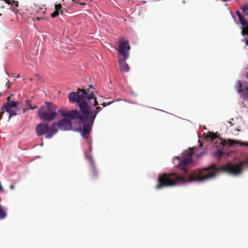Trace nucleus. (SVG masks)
Wrapping results in <instances>:
<instances>
[{
  "label": "nucleus",
  "mask_w": 248,
  "mask_h": 248,
  "mask_svg": "<svg viewBox=\"0 0 248 248\" xmlns=\"http://www.w3.org/2000/svg\"><path fill=\"white\" fill-rule=\"evenodd\" d=\"M235 88L240 93L243 100L247 102L245 104L244 102H243L242 107H247L248 105V82L238 80L235 85Z\"/></svg>",
  "instance_id": "423d86ee"
},
{
  "label": "nucleus",
  "mask_w": 248,
  "mask_h": 248,
  "mask_svg": "<svg viewBox=\"0 0 248 248\" xmlns=\"http://www.w3.org/2000/svg\"><path fill=\"white\" fill-rule=\"evenodd\" d=\"M26 104L29 108V109H34L37 108L36 106H34L33 107L31 106V102L29 100H26Z\"/></svg>",
  "instance_id": "dca6fc26"
},
{
  "label": "nucleus",
  "mask_w": 248,
  "mask_h": 248,
  "mask_svg": "<svg viewBox=\"0 0 248 248\" xmlns=\"http://www.w3.org/2000/svg\"><path fill=\"white\" fill-rule=\"evenodd\" d=\"M29 110V108H23V109L22 111H23V112L24 113H26V112H27V110Z\"/></svg>",
  "instance_id": "393cba45"
},
{
  "label": "nucleus",
  "mask_w": 248,
  "mask_h": 248,
  "mask_svg": "<svg viewBox=\"0 0 248 248\" xmlns=\"http://www.w3.org/2000/svg\"><path fill=\"white\" fill-rule=\"evenodd\" d=\"M56 128L59 127L61 130L68 131L72 129L71 121L65 118L61 119L57 123H56Z\"/></svg>",
  "instance_id": "1a4fd4ad"
},
{
  "label": "nucleus",
  "mask_w": 248,
  "mask_h": 248,
  "mask_svg": "<svg viewBox=\"0 0 248 248\" xmlns=\"http://www.w3.org/2000/svg\"><path fill=\"white\" fill-rule=\"evenodd\" d=\"M11 84V83L9 82V81H8L6 83V86H7L8 88H10Z\"/></svg>",
  "instance_id": "b1692460"
},
{
  "label": "nucleus",
  "mask_w": 248,
  "mask_h": 248,
  "mask_svg": "<svg viewBox=\"0 0 248 248\" xmlns=\"http://www.w3.org/2000/svg\"><path fill=\"white\" fill-rule=\"evenodd\" d=\"M233 140H222L220 138L217 139L215 142V146L217 148V151L213 154L214 156L220 158L223 156H229L230 153L227 151L228 148L235 143Z\"/></svg>",
  "instance_id": "7ed1b4c3"
},
{
  "label": "nucleus",
  "mask_w": 248,
  "mask_h": 248,
  "mask_svg": "<svg viewBox=\"0 0 248 248\" xmlns=\"http://www.w3.org/2000/svg\"><path fill=\"white\" fill-rule=\"evenodd\" d=\"M36 134L41 136L45 135L46 139L52 138L58 132L56 123H53L49 126L48 124L42 122L39 124L35 128Z\"/></svg>",
  "instance_id": "20e7f679"
},
{
  "label": "nucleus",
  "mask_w": 248,
  "mask_h": 248,
  "mask_svg": "<svg viewBox=\"0 0 248 248\" xmlns=\"http://www.w3.org/2000/svg\"><path fill=\"white\" fill-rule=\"evenodd\" d=\"M75 3H79L81 5L84 4L85 3L83 2V0H72ZM85 1V0H83Z\"/></svg>",
  "instance_id": "412c9836"
},
{
  "label": "nucleus",
  "mask_w": 248,
  "mask_h": 248,
  "mask_svg": "<svg viewBox=\"0 0 248 248\" xmlns=\"http://www.w3.org/2000/svg\"><path fill=\"white\" fill-rule=\"evenodd\" d=\"M236 14L238 16L240 23L243 26L241 34L243 35H248V22L247 21L244 17L241 14L239 11L236 12Z\"/></svg>",
  "instance_id": "9b49d317"
},
{
  "label": "nucleus",
  "mask_w": 248,
  "mask_h": 248,
  "mask_svg": "<svg viewBox=\"0 0 248 248\" xmlns=\"http://www.w3.org/2000/svg\"><path fill=\"white\" fill-rule=\"evenodd\" d=\"M19 77H20V75H18L17 76V78H19Z\"/></svg>",
  "instance_id": "72a5a7b5"
},
{
  "label": "nucleus",
  "mask_w": 248,
  "mask_h": 248,
  "mask_svg": "<svg viewBox=\"0 0 248 248\" xmlns=\"http://www.w3.org/2000/svg\"><path fill=\"white\" fill-rule=\"evenodd\" d=\"M58 111L62 117L74 120L79 119L81 123H85V117L77 110L66 112L65 109L62 108L59 109Z\"/></svg>",
  "instance_id": "6e6552de"
},
{
  "label": "nucleus",
  "mask_w": 248,
  "mask_h": 248,
  "mask_svg": "<svg viewBox=\"0 0 248 248\" xmlns=\"http://www.w3.org/2000/svg\"><path fill=\"white\" fill-rule=\"evenodd\" d=\"M9 113V118L10 119L12 116H15L17 114L16 112L14 110L10 109V111H7Z\"/></svg>",
  "instance_id": "aec40b11"
},
{
  "label": "nucleus",
  "mask_w": 248,
  "mask_h": 248,
  "mask_svg": "<svg viewBox=\"0 0 248 248\" xmlns=\"http://www.w3.org/2000/svg\"><path fill=\"white\" fill-rule=\"evenodd\" d=\"M13 96V94H11L10 95V96H11V97H12Z\"/></svg>",
  "instance_id": "473e14b6"
},
{
  "label": "nucleus",
  "mask_w": 248,
  "mask_h": 248,
  "mask_svg": "<svg viewBox=\"0 0 248 248\" xmlns=\"http://www.w3.org/2000/svg\"><path fill=\"white\" fill-rule=\"evenodd\" d=\"M37 19L38 20H40L42 19V18L41 17H37Z\"/></svg>",
  "instance_id": "7c9ffc66"
},
{
  "label": "nucleus",
  "mask_w": 248,
  "mask_h": 248,
  "mask_svg": "<svg viewBox=\"0 0 248 248\" xmlns=\"http://www.w3.org/2000/svg\"><path fill=\"white\" fill-rule=\"evenodd\" d=\"M119 47L117 49L119 54L123 56L125 60H127L129 55L130 46L127 40L122 38L118 41Z\"/></svg>",
  "instance_id": "0eeeda50"
},
{
  "label": "nucleus",
  "mask_w": 248,
  "mask_h": 248,
  "mask_svg": "<svg viewBox=\"0 0 248 248\" xmlns=\"http://www.w3.org/2000/svg\"><path fill=\"white\" fill-rule=\"evenodd\" d=\"M228 123L230 124V126H232L233 125V124L231 122H228Z\"/></svg>",
  "instance_id": "c85d7f7f"
},
{
  "label": "nucleus",
  "mask_w": 248,
  "mask_h": 248,
  "mask_svg": "<svg viewBox=\"0 0 248 248\" xmlns=\"http://www.w3.org/2000/svg\"><path fill=\"white\" fill-rule=\"evenodd\" d=\"M87 121V123L83 124V127L80 129L81 130V135L83 138H88V136L90 134L91 130V126L93 123L90 121V119L85 118V121Z\"/></svg>",
  "instance_id": "9d476101"
},
{
  "label": "nucleus",
  "mask_w": 248,
  "mask_h": 248,
  "mask_svg": "<svg viewBox=\"0 0 248 248\" xmlns=\"http://www.w3.org/2000/svg\"><path fill=\"white\" fill-rule=\"evenodd\" d=\"M237 131L239 132L240 131V130L238 128L235 129Z\"/></svg>",
  "instance_id": "2f4dec72"
},
{
  "label": "nucleus",
  "mask_w": 248,
  "mask_h": 248,
  "mask_svg": "<svg viewBox=\"0 0 248 248\" xmlns=\"http://www.w3.org/2000/svg\"><path fill=\"white\" fill-rule=\"evenodd\" d=\"M68 98L70 102L77 103L83 114V117L85 118H89L90 121L93 123L97 113L102 108L100 107H96L95 110L91 109V106L89 104L93 106L98 105L96 98L94 97L93 93L88 94L85 90L79 89L77 93L70 92Z\"/></svg>",
  "instance_id": "f257e3e1"
},
{
  "label": "nucleus",
  "mask_w": 248,
  "mask_h": 248,
  "mask_svg": "<svg viewBox=\"0 0 248 248\" xmlns=\"http://www.w3.org/2000/svg\"><path fill=\"white\" fill-rule=\"evenodd\" d=\"M11 98V96H9V97L7 98V102L11 101H10Z\"/></svg>",
  "instance_id": "bb28decb"
},
{
  "label": "nucleus",
  "mask_w": 248,
  "mask_h": 248,
  "mask_svg": "<svg viewBox=\"0 0 248 248\" xmlns=\"http://www.w3.org/2000/svg\"><path fill=\"white\" fill-rule=\"evenodd\" d=\"M241 10L244 15L248 16V5L246 4L242 5L241 6Z\"/></svg>",
  "instance_id": "2eb2a0df"
},
{
  "label": "nucleus",
  "mask_w": 248,
  "mask_h": 248,
  "mask_svg": "<svg viewBox=\"0 0 248 248\" xmlns=\"http://www.w3.org/2000/svg\"><path fill=\"white\" fill-rule=\"evenodd\" d=\"M55 8V10L60 12V14H61V15L63 14V11L62 10V5L61 4H56Z\"/></svg>",
  "instance_id": "f3484780"
},
{
  "label": "nucleus",
  "mask_w": 248,
  "mask_h": 248,
  "mask_svg": "<svg viewBox=\"0 0 248 248\" xmlns=\"http://www.w3.org/2000/svg\"><path fill=\"white\" fill-rule=\"evenodd\" d=\"M86 157L87 159L91 163V165L92 166V175L93 177H95L96 176V171L95 169L94 162L93 160L92 156L90 155H86Z\"/></svg>",
  "instance_id": "4468645a"
},
{
  "label": "nucleus",
  "mask_w": 248,
  "mask_h": 248,
  "mask_svg": "<svg viewBox=\"0 0 248 248\" xmlns=\"http://www.w3.org/2000/svg\"><path fill=\"white\" fill-rule=\"evenodd\" d=\"M45 106H41L38 110V116L43 121L51 122L57 116L56 105L48 102L45 103Z\"/></svg>",
  "instance_id": "f03ea898"
},
{
  "label": "nucleus",
  "mask_w": 248,
  "mask_h": 248,
  "mask_svg": "<svg viewBox=\"0 0 248 248\" xmlns=\"http://www.w3.org/2000/svg\"><path fill=\"white\" fill-rule=\"evenodd\" d=\"M246 44L248 46V39L246 41Z\"/></svg>",
  "instance_id": "cd10ccee"
},
{
  "label": "nucleus",
  "mask_w": 248,
  "mask_h": 248,
  "mask_svg": "<svg viewBox=\"0 0 248 248\" xmlns=\"http://www.w3.org/2000/svg\"><path fill=\"white\" fill-rule=\"evenodd\" d=\"M125 60L124 58L119 59L118 62L120 70L124 72H127L129 71V67L125 62Z\"/></svg>",
  "instance_id": "f8f14e48"
},
{
  "label": "nucleus",
  "mask_w": 248,
  "mask_h": 248,
  "mask_svg": "<svg viewBox=\"0 0 248 248\" xmlns=\"http://www.w3.org/2000/svg\"><path fill=\"white\" fill-rule=\"evenodd\" d=\"M194 148H190L188 151H186L183 154V158L180 159L178 156H176L174 158V164H176V165L182 170L185 172L188 171V170L186 168V166L192 162L191 156L193 155Z\"/></svg>",
  "instance_id": "39448f33"
},
{
  "label": "nucleus",
  "mask_w": 248,
  "mask_h": 248,
  "mask_svg": "<svg viewBox=\"0 0 248 248\" xmlns=\"http://www.w3.org/2000/svg\"><path fill=\"white\" fill-rule=\"evenodd\" d=\"M12 4V5L15 4V6L17 7V6H18V2L16 1L12 0V3L11 1V4Z\"/></svg>",
  "instance_id": "5701e85b"
},
{
  "label": "nucleus",
  "mask_w": 248,
  "mask_h": 248,
  "mask_svg": "<svg viewBox=\"0 0 248 248\" xmlns=\"http://www.w3.org/2000/svg\"><path fill=\"white\" fill-rule=\"evenodd\" d=\"M208 138H210L211 140H214L217 138V136L214 133H210Z\"/></svg>",
  "instance_id": "a211bd4d"
},
{
  "label": "nucleus",
  "mask_w": 248,
  "mask_h": 248,
  "mask_svg": "<svg viewBox=\"0 0 248 248\" xmlns=\"http://www.w3.org/2000/svg\"><path fill=\"white\" fill-rule=\"evenodd\" d=\"M203 154V153H201V154H198V155H197V157H200V156H201Z\"/></svg>",
  "instance_id": "a878e982"
},
{
  "label": "nucleus",
  "mask_w": 248,
  "mask_h": 248,
  "mask_svg": "<svg viewBox=\"0 0 248 248\" xmlns=\"http://www.w3.org/2000/svg\"><path fill=\"white\" fill-rule=\"evenodd\" d=\"M89 88H93V85H90L89 86Z\"/></svg>",
  "instance_id": "c756f323"
},
{
  "label": "nucleus",
  "mask_w": 248,
  "mask_h": 248,
  "mask_svg": "<svg viewBox=\"0 0 248 248\" xmlns=\"http://www.w3.org/2000/svg\"><path fill=\"white\" fill-rule=\"evenodd\" d=\"M113 102V101H112V102H109L108 103H102L101 105L104 107H105L108 105H110L111 104H112V103Z\"/></svg>",
  "instance_id": "4be33fe9"
},
{
  "label": "nucleus",
  "mask_w": 248,
  "mask_h": 248,
  "mask_svg": "<svg viewBox=\"0 0 248 248\" xmlns=\"http://www.w3.org/2000/svg\"><path fill=\"white\" fill-rule=\"evenodd\" d=\"M60 14V11L55 10V11L51 14V16L52 17L54 18L58 16Z\"/></svg>",
  "instance_id": "6ab92c4d"
},
{
  "label": "nucleus",
  "mask_w": 248,
  "mask_h": 248,
  "mask_svg": "<svg viewBox=\"0 0 248 248\" xmlns=\"http://www.w3.org/2000/svg\"><path fill=\"white\" fill-rule=\"evenodd\" d=\"M18 102L11 101L4 105L2 108L3 111H10L12 108H15L17 106Z\"/></svg>",
  "instance_id": "ddd939ff"
}]
</instances>
